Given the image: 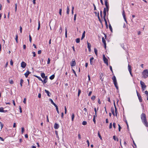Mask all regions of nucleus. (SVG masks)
Returning <instances> with one entry per match:
<instances>
[{
  "label": "nucleus",
  "mask_w": 148,
  "mask_h": 148,
  "mask_svg": "<svg viewBox=\"0 0 148 148\" xmlns=\"http://www.w3.org/2000/svg\"><path fill=\"white\" fill-rule=\"evenodd\" d=\"M87 45H88V48H89L91 47V45L90 43L88 42H87Z\"/></svg>",
  "instance_id": "nucleus-28"
},
{
  "label": "nucleus",
  "mask_w": 148,
  "mask_h": 148,
  "mask_svg": "<svg viewBox=\"0 0 148 148\" xmlns=\"http://www.w3.org/2000/svg\"><path fill=\"white\" fill-rule=\"evenodd\" d=\"M99 21L101 23H102V21H103V19H99Z\"/></svg>",
  "instance_id": "nucleus-59"
},
{
  "label": "nucleus",
  "mask_w": 148,
  "mask_h": 148,
  "mask_svg": "<svg viewBox=\"0 0 148 148\" xmlns=\"http://www.w3.org/2000/svg\"><path fill=\"white\" fill-rule=\"evenodd\" d=\"M94 60V58L93 57H91L90 59V62L91 65L93 64V60Z\"/></svg>",
  "instance_id": "nucleus-15"
},
{
  "label": "nucleus",
  "mask_w": 148,
  "mask_h": 148,
  "mask_svg": "<svg viewBox=\"0 0 148 148\" xmlns=\"http://www.w3.org/2000/svg\"><path fill=\"white\" fill-rule=\"evenodd\" d=\"M23 80L22 79H21L20 80V85L21 87H22V84L23 83Z\"/></svg>",
  "instance_id": "nucleus-21"
},
{
  "label": "nucleus",
  "mask_w": 148,
  "mask_h": 148,
  "mask_svg": "<svg viewBox=\"0 0 148 148\" xmlns=\"http://www.w3.org/2000/svg\"><path fill=\"white\" fill-rule=\"evenodd\" d=\"M19 108L20 110V113H21L22 112V110L21 107V106H19Z\"/></svg>",
  "instance_id": "nucleus-50"
},
{
  "label": "nucleus",
  "mask_w": 148,
  "mask_h": 148,
  "mask_svg": "<svg viewBox=\"0 0 148 148\" xmlns=\"http://www.w3.org/2000/svg\"><path fill=\"white\" fill-rule=\"evenodd\" d=\"M10 64L11 65H13V61H12V60H11L10 61Z\"/></svg>",
  "instance_id": "nucleus-61"
},
{
  "label": "nucleus",
  "mask_w": 148,
  "mask_h": 148,
  "mask_svg": "<svg viewBox=\"0 0 148 148\" xmlns=\"http://www.w3.org/2000/svg\"><path fill=\"white\" fill-rule=\"evenodd\" d=\"M78 137L79 139H80L81 138V135L80 134H78Z\"/></svg>",
  "instance_id": "nucleus-58"
},
{
  "label": "nucleus",
  "mask_w": 148,
  "mask_h": 148,
  "mask_svg": "<svg viewBox=\"0 0 148 148\" xmlns=\"http://www.w3.org/2000/svg\"><path fill=\"white\" fill-rule=\"evenodd\" d=\"M116 124L115 123H114L113 124V127L114 129L116 128Z\"/></svg>",
  "instance_id": "nucleus-48"
},
{
  "label": "nucleus",
  "mask_w": 148,
  "mask_h": 148,
  "mask_svg": "<svg viewBox=\"0 0 148 148\" xmlns=\"http://www.w3.org/2000/svg\"><path fill=\"white\" fill-rule=\"evenodd\" d=\"M53 105L54 106L56 107V108H58L57 106V105H56L54 103L53 104Z\"/></svg>",
  "instance_id": "nucleus-63"
},
{
  "label": "nucleus",
  "mask_w": 148,
  "mask_h": 148,
  "mask_svg": "<svg viewBox=\"0 0 148 148\" xmlns=\"http://www.w3.org/2000/svg\"><path fill=\"white\" fill-rule=\"evenodd\" d=\"M76 64V62L75 60L72 61L71 63V65L72 66H75Z\"/></svg>",
  "instance_id": "nucleus-13"
},
{
  "label": "nucleus",
  "mask_w": 148,
  "mask_h": 148,
  "mask_svg": "<svg viewBox=\"0 0 148 148\" xmlns=\"http://www.w3.org/2000/svg\"><path fill=\"white\" fill-rule=\"evenodd\" d=\"M122 15H123V18H126V17H125V12L124 10H123V11Z\"/></svg>",
  "instance_id": "nucleus-17"
},
{
  "label": "nucleus",
  "mask_w": 148,
  "mask_h": 148,
  "mask_svg": "<svg viewBox=\"0 0 148 148\" xmlns=\"http://www.w3.org/2000/svg\"><path fill=\"white\" fill-rule=\"evenodd\" d=\"M87 122L86 121H83L82 123V124L83 125H86L87 124Z\"/></svg>",
  "instance_id": "nucleus-35"
},
{
  "label": "nucleus",
  "mask_w": 148,
  "mask_h": 148,
  "mask_svg": "<svg viewBox=\"0 0 148 148\" xmlns=\"http://www.w3.org/2000/svg\"><path fill=\"white\" fill-rule=\"evenodd\" d=\"M62 9L61 8L60 9L59 11V14L61 16L62 15Z\"/></svg>",
  "instance_id": "nucleus-38"
},
{
  "label": "nucleus",
  "mask_w": 148,
  "mask_h": 148,
  "mask_svg": "<svg viewBox=\"0 0 148 148\" xmlns=\"http://www.w3.org/2000/svg\"><path fill=\"white\" fill-rule=\"evenodd\" d=\"M0 126L1 127V129L3 127V124L1 122H0Z\"/></svg>",
  "instance_id": "nucleus-40"
},
{
  "label": "nucleus",
  "mask_w": 148,
  "mask_h": 148,
  "mask_svg": "<svg viewBox=\"0 0 148 148\" xmlns=\"http://www.w3.org/2000/svg\"><path fill=\"white\" fill-rule=\"evenodd\" d=\"M22 27L21 26H20V31L21 33H22Z\"/></svg>",
  "instance_id": "nucleus-57"
},
{
  "label": "nucleus",
  "mask_w": 148,
  "mask_h": 148,
  "mask_svg": "<svg viewBox=\"0 0 148 148\" xmlns=\"http://www.w3.org/2000/svg\"><path fill=\"white\" fill-rule=\"evenodd\" d=\"M104 21L105 22V24H106V27H108V24H107V20H106V19H104Z\"/></svg>",
  "instance_id": "nucleus-34"
},
{
  "label": "nucleus",
  "mask_w": 148,
  "mask_h": 148,
  "mask_svg": "<svg viewBox=\"0 0 148 148\" xmlns=\"http://www.w3.org/2000/svg\"><path fill=\"white\" fill-rule=\"evenodd\" d=\"M50 59L49 58H48V61H47V64H49L50 63Z\"/></svg>",
  "instance_id": "nucleus-43"
},
{
  "label": "nucleus",
  "mask_w": 148,
  "mask_h": 148,
  "mask_svg": "<svg viewBox=\"0 0 148 148\" xmlns=\"http://www.w3.org/2000/svg\"><path fill=\"white\" fill-rule=\"evenodd\" d=\"M141 118L142 121L145 125L147 127H148V124L147 122L146 119V115L144 113H143L141 114Z\"/></svg>",
  "instance_id": "nucleus-1"
},
{
  "label": "nucleus",
  "mask_w": 148,
  "mask_h": 148,
  "mask_svg": "<svg viewBox=\"0 0 148 148\" xmlns=\"http://www.w3.org/2000/svg\"><path fill=\"white\" fill-rule=\"evenodd\" d=\"M112 127V124L111 123H110L109 125V128L111 129Z\"/></svg>",
  "instance_id": "nucleus-49"
},
{
  "label": "nucleus",
  "mask_w": 148,
  "mask_h": 148,
  "mask_svg": "<svg viewBox=\"0 0 148 148\" xmlns=\"http://www.w3.org/2000/svg\"><path fill=\"white\" fill-rule=\"evenodd\" d=\"M76 42L77 43H79L80 42V39L79 38H77L76 39Z\"/></svg>",
  "instance_id": "nucleus-29"
},
{
  "label": "nucleus",
  "mask_w": 148,
  "mask_h": 148,
  "mask_svg": "<svg viewBox=\"0 0 148 148\" xmlns=\"http://www.w3.org/2000/svg\"><path fill=\"white\" fill-rule=\"evenodd\" d=\"M53 105L54 106L56 107V108H58L57 106V105H56L54 103L53 104Z\"/></svg>",
  "instance_id": "nucleus-64"
},
{
  "label": "nucleus",
  "mask_w": 148,
  "mask_h": 148,
  "mask_svg": "<svg viewBox=\"0 0 148 148\" xmlns=\"http://www.w3.org/2000/svg\"><path fill=\"white\" fill-rule=\"evenodd\" d=\"M49 101H50L51 103L53 104L54 103L53 101V100L51 99H50Z\"/></svg>",
  "instance_id": "nucleus-53"
},
{
  "label": "nucleus",
  "mask_w": 148,
  "mask_h": 148,
  "mask_svg": "<svg viewBox=\"0 0 148 148\" xmlns=\"http://www.w3.org/2000/svg\"><path fill=\"white\" fill-rule=\"evenodd\" d=\"M118 126H119V131L120 132L121 131V127L120 126V125L118 124Z\"/></svg>",
  "instance_id": "nucleus-47"
},
{
  "label": "nucleus",
  "mask_w": 148,
  "mask_h": 148,
  "mask_svg": "<svg viewBox=\"0 0 148 148\" xmlns=\"http://www.w3.org/2000/svg\"><path fill=\"white\" fill-rule=\"evenodd\" d=\"M17 3H16L15 4V10L16 12L17 10Z\"/></svg>",
  "instance_id": "nucleus-46"
},
{
  "label": "nucleus",
  "mask_w": 148,
  "mask_h": 148,
  "mask_svg": "<svg viewBox=\"0 0 148 148\" xmlns=\"http://www.w3.org/2000/svg\"><path fill=\"white\" fill-rule=\"evenodd\" d=\"M94 52L95 53V54L97 55V49L96 48H94Z\"/></svg>",
  "instance_id": "nucleus-30"
},
{
  "label": "nucleus",
  "mask_w": 148,
  "mask_h": 148,
  "mask_svg": "<svg viewBox=\"0 0 148 148\" xmlns=\"http://www.w3.org/2000/svg\"><path fill=\"white\" fill-rule=\"evenodd\" d=\"M26 99L25 98L24 99V100L23 101V102L25 104L26 103Z\"/></svg>",
  "instance_id": "nucleus-51"
},
{
  "label": "nucleus",
  "mask_w": 148,
  "mask_h": 148,
  "mask_svg": "<svg viewBox=\"0 0 148 148\" xmlns=\"http://www.w3.org/2000/svg\"><path fill=\"white\" fill-rule=\"evenodd\" d=\"M36 77H37L39 80H40L41 81H42V79L41 78V77H40L38 76H36Z\"/></svg>",
  "instance_id": "nucleus-31"
},
{
  "label": "nucleus",
  "mask_w": 148,
  "mask_h": 148,
  "mask_svg": "<svg viewBox=\"0 0 148 148\" xmlns=\"http://www.w3.org/2000/svg\"><path fill=\"white\" fill-rule=\"evenodd\" d=\"M112 79L113 80V82L116 81V77H115V76L114 75L113 77L112 78Z\"/></svg>",
  "instance_id": "nucleus-24"
},
{
  "label": "nucleus",
  "mask_w": 148,
  "mask_h": 148,
  "mask_svg": "<svg viewBox=\"0 0 148 148\" xmlns=\"http://www.w3.org/2000/svg\"><path fill=\"white\" fill-rule=\"evenodd\" d=\"M31 73V72H30L29 71H27L25 73L24 75L26 78L28 77L29 75Z\"/></svg>",
  "instance_id": "nucleus-9"
},
{
  "label": "nucleus",
  "mask_w": 148,
  "mask_h": 148,
  "mask_svg": "<svg viewBox=\"0 0 148 148\" xmlns=\"http://www.w3.org/2000/svg\"><path fill=\"white\" fill-rule=\"evenodd\" d=\"M72 70H73V73H74V74L75 75V76H76L77 77V75L76 74V72H75V71L73 69H72Z\"/></svg>",
  "instance_id": "nucleus-52"
},
{
  "label": "nucleus",
  "mask_w": 148,
  "mask_h": 148,
  "mask_svg": "<svg viewBox=\"0 0 148 148\" xmlns=\"http://www.w3.org/2000/svg\"><path fill=\"white\" fill-rule=\"evenodd\" d=\"M95 98V96H92L91 97V99L92 100H94Z\"/></svg>",
  "instance_id": "nucleus-41"
},
{
  "label": "nucleus",
  "mask_w": 148,
  "mask_h": 148,
  "mask_svg": "<svg viewBox=\"0 0 148 148\" xmlns=\"http://www.w3.org/2000/svg\"><path fill=\"white\" fill-rule=\"evenodd\" d=\"M69 6H67V11H66V13L67 14H69Z\"/></svg>",
  "instance_id": "nucleus-27"
},
{
  "label": "nucleus",
  "mask_w": 148,
  "mask_h": 148,
  "mask_svg": "<svg viewBox=\"0 0 148 148\" xmlns=\"http://www.w3.org/2000/svg\"><path fill=\"white\" fill-rule=\"evenodd\" d=\"M15 40L16 42H18V36L17 35L16 36V38H15Z\"/></svg>",
  "instance_id": "nucleus-56"
},
{
  "label": "nucleus",
  "mask_w": 148,
  "mask_h": 148,
  "mask_svg": "<svg viewBox=\"0 0 148 148\" xmlns=\"http://www.w3.org/2000/svg\"><path fill=\"white\" fill-rule=\"evenodd\" d=\"M103 60L104 62L105 63H106L107 62H108V60L105 57L104 55H103Z\"/></svg>",
  "instance_id": "nucleus-10"
},
{
  "label": "nucleus",
  "mask_w": 148,
  "mask_h": 148,
  "mask_svg": "<svg viewBox=\"0 0 148 148\" xmlns=\"http://www.w3.org/2000/svg\"><path fill=\"white\" fill-rule=\"evenodd\" d=\"M64 110H65V114H66V112H67V110H66V106H65Z\"/></svg>",
  "instance_id": "nucleus-60"
},
{
  "label": "nucleus",
  "mask_w": 148,
  "mask_h": 148,
  "mask_svg": "<svg viewBox=\"0 0 148 148\" xmlns=\"http://www.w3.org/2000/svg\"><path fill=\"white\" fill-rule=\"evenodd\" d=\"M45 92L47 94V95L48 96H49V97H50V95H51V94L49 92V91H48V90H45Z\"/></svg>",
  "instance_id": "nucleus-14"
},
{
  "label": "nucleus",
  "mask_w": 148,
  "mask_h": 148,
  "mask_svg": "<svg viewBox=\"0 0 148 148\" xmlns=\"http://www.w3.org/2000/svg\"><path fill=\"white\" fill-rule=\"evenodd\" d=\"M140 84L141 85L142 90L143 91H144L146 88V86L145 85V83L141 81H140Z\"/></svg>",
  "instance_id": "nucleus-3"
},
{
  "label": "nucleus",
  "mask_w": 148,
  "mask_h": 148,
  "mask_svg": "<svg viewBox=\"0 0 148 148\" xmlns=\"http://www.w3.org/2000/svg\"><path fill=\"white\" fill-rule=\"evenodd\" d=\"M115 116H116V117H117V109L116 107H115Z\"/></svg>",
  "instance_id": "nucleus-42"
},
{
  "label": "nucleus",
  "mask_w": 148,
  "mask_h": 148,
  "mask_svg": "<svg viewBox=\"0 0 148 148\" xmlns=\"http://www.w3.org/2000/svg\"><path fill=\"white\" fill-rule=\"evenodd\" d=\"M41 77L43 78H45L46 76H45V74L44 73H41Z\"/></svg>",
  "instance_id": "nucleus-16"
},
{
  "label": "nucleus",
  "mask_w": 148,
  "mask_h": 148,
  "mask_svg": "<svg viewBox=\"0 0 148 148\" xmlns=\"http://www.w3.org/2000/svg\"><path fill=\"white\" fill-rule=\"evenodd\" d=\"M26 65V64L24 62H22L21 64V66L23 68H24Z\"/></svg>",
  "instance_id": "nucleus-5"
},
{
  "label": "nucleus",
  "mask_w": 148,
  "mask_h": 148,
  "mask_svg": "<svg viewBox=\"0 0 148 148\" xmlns=\"http://www.w3.org/2000/svg\"><path fill=\"white\" fill-rule=\"evenodd\" d=\"M111 112H112V113H113V112H114V108L113 107H112L111 108Z\"/></svg>",
  "instance_id": "nucleus-37"
},
{
  "label": "nucleus",
  "mask_w": 148,
  "mask_h": 148,
  "mask_svg": "<svg viewBox=\"0 0 148 148\" xmlns=\"http://www.w3.org/2000/svg\"><path fill=\"white\" fill-rule=\"evenodd\" d=\"M98 136L99 137L100 139L101 140L102 139V138L101 136L100 135L99 132H98Z\"/></svg>",
  "instance_id": "nucleus-32"
},
{
  "label": "nucleus",
  "mask_w": 148,
  "mask_h": 148,
  "mask_svg": "<svg viewBox=\"0 0 148 148\" xmlns=\"http://www.w3.org/2000/svg\"><path fill=\"white\" fill-rule=\"evenodd\" d=\"M38 30L40 28V21L39 20L38 21Z\"/></svg>",
  "instance_id": "nucleus-36"
},
{
  "label": "nucleus",
  "mask_w": 148,
  "mask_h": 148,
  "mask_svg": "<svg viewBox=\"0 0 148 148\" xmlns=\"http://www.w3.org/2000/svg\"><path fill=\"white\" fill-rule=\"evenodd\" d=\"M86 142L87 143V144H88V147H89L90 145V143H89V140H87V141H86Z\"/></svg>",
  "instance_id": "nucleus-54"
},
{
  "label": "nucleus",
  "mask_w": 148,
  "mask_h": 148,
  "mask_svg": "<svg viewBox=\"0 0 148 148\" xmlns=\"http://www.w3.org/2000/svg\"><path fill=\"white\" fill-rule=\"evenodd\" d=\"M32 53L33 54V56H34V57H35V56H36V53H35V52H32Z\"/></svg>",
  "instance_id": "nucleus-62"
},
{
  "label": "nucleus",
  "mask_w": 148,
  "mask_h": 148,
  "mask_svg": "<svg viewBox=\"0 0 148 148\" xmlns=\"http://www.w3.org/2000/svg\"><path fill=\"white\" fill-rule=\"evenodd\" d=\"M105 5L106 7V11L108 12L109 9V5L108 4V2L107 1H105Z\"/></svg>",
  "instance_id": "nucleus-4"
},
{
  "label": "nucleus",
  "mask_w": 148,
  "mask_h": 148,
  "mask_svg": "<svg viewBox=\"0 0 148 148\" xmlns=\"http://www.w3.org/2000/svg\"><path fill=\"white\" fill-rule=\"evenodd\" d=\"M138 98L139 99V101L140 102H142V99L141 97V96H138Z\"/></svg>",
  "instance_id": "nucleus-25"
},
{
  "label": "nucleus",
  "mask_w": 148,
  "mask_h": 148,
  "mask_svg": "<svg viewBox=\"0 0 148 148\" xmlns=\"http://www.w3.org/2000/svg\"><path fill=\"white\" fill-rule=\"evenodd\" d=\"M75 117V115L73 113H72L71 116V120L72 121H73Z\"/></svg>",
  "instance_id": "nucleus-22"
},
{
  "label": "nucleus",
  "mask_w": 148,
  "mask_h": 148,
  "mask_svg": "<svg viewBox=\"0 0 148 148\" xmlns=\"http://www.w3.org/2000/svg\"><path fill=\"white\" fill-rule=\"evenodd\" d=\"M84 110L85 112L84 113V114L85 115H87L88 114V113L87 112V110L86 108H85L84 109Z\"/></svg>",
  "instance_id": "nucleus-18"
},
{
  "label": "nucleus",
  "mask_w": 148,
  "mask_h": 148,
  "mask_svg": "<svg viewBox=\"0 0 148 148\" xmlns=\"http://www.w3.org/2000/svg\"><path fill=\"white\" fill-rule=\"evenodd\" d=\"M24 131V129L23 127H22L21 128V132L22 133H23Z\"/></svg>",
  "instance_id": "nucleus-55"
},
{
  "label": "nucleus",
  "mask_w": 148,
  "mask_h": 148,
  "mask_svg": "<svg viewBox=\"0 0 148 148\" xmlns=\"http://www.w3.org/2000/svg\"><path fill=\"white\" fill-rule=\"evenodd\" d=\"M65 36L66 38H67V30L66 28H65Z\"/></svg>",
  "instance_id": "nucleus-23"
},
{
  "label": "nucleus",
  "mask_w": 148,
  "mask_h": 148,
  "mask_svg": "<svg viewBox=\"0 0 148 148\" xmlns=\"http://www.w3.org/2000/svg\"><path fill=\"white\" fill-rule=\"evenodd\" d=\"M143 77L146 78L148 77V71L147 69H145L142 72Z\"/></svg>",
  "instance_id": "nucleus-2"
},
{
  "label": "nucleus",
  "mask_w": 148,
  "mask_h": 148,
  "mask_svg": "<svg viewBox=\"0 0 148 148\" xmlns=\"http://www.w3.org/2000/svg\"><path fill=\"white\" fill-rule=\"evenodd\" d=\"M32 40V38L30 35H29V40L30 42H31Z\"/></svg>",
  "instance_id": "nucleus-44"
},
{
  "label": "nucleus",
  "mask_w": 148,
  "mask_h": 148,
  "mask_svg": "<svg viewBox=\"0 0 148 148\" xmlns=\"http://www.w3.org/2000/svg\"><path fill=\"white\" fill-rule=\"evenodd\" d=\"M55 77V75H52L50 77L49 79L51 80H52L54 79Z\"/></svg>",
  "instance_id": "nucleus-20"
},
{
  "label": "nucleus",
  "mask_w": 148,
  "mask_h": 148,
  "mask_svg": "<svg viewBox=\"0 0 148 148\" xmlns=\"http://www.w3.org/2000/svg\"><path fill=\"white\" fill-rule=\"evenodd\" d=\"M114 82V84L115 86V87L116 88L117 90H118V87L117 86V81H114V82Z\"/></svg>",
  "instance_id": "nucleus-12"
},
{
  "label": "nucleus",
  "mask_w": 148,
  "mask_h": 148,
  "mask_svg": "<svg viewBox=\"0 0 148 148\" xmlns=\"http://www.w3.org/2000/svg\"><path fill=\"white\" fill-rule=\"evenodd\" d=\"M145 93L147 95V96L148 97V92L147 90H146L145 92Z\"/></svg>",
  "instance_id": "nucleus-45"
},
{
  "label": "nucleus",
  "mask_w": 148,
  "mask_h": 148,
  "mask_svg": "<svg viewBox=\"0 0 148 148\" xmlns=\"http://www.w3.org/2000/svg\"><path fill=\"white\" fill-rule=\"evenodd\" d=\"M128 70L129 72L132 71V69L131 68V66H130L129 64H128Z\"/></svg>",
  "instance_id": "nucleus-19"
},
{
  "label": "nucleus",
  "mask_w": 148,
  "mask_h": 148,
  "mask_svg": "<svg viewBox=\"0 0 148 148\" xmlns=\"http://www.w3.org/2000/svg\"><path fill=\"white\" fill-rule=\"evenodd\" d=\"M81 91L80 89H78V96H79L80 93H81Z\"/></svg>",
  "instance_id": "nucleus-33"
},
{
  "label": "nucleus",
  "mask_w": 148,
  "mask_h": 148,
  "mask_svg": "<svg viewBox=\"0 0 148 148\" xmlns=\"http://www.w3.org/2000/svg\"><path fill=\"white\" fill-rule=\"evenodd\" d=\"M109 28L110 30L112 32V28L111 26V25H110V24H109Z\"/></svg>",
  "instance_id": "nucleus-26"
},
{
  "label": "nucleus",
  "mask_w": 148,
  "mask_h": 148,
  "mask_svg": "<svg viewBox=\"0 0 148 148\" xmlns=\"http://www.w3.org/2000/svg\"><path fill=\"white\" fill-rule=\"evenodd\" d=\"M4 112V110H3V108H0V112Z\"/></svg>",
  "instance_id": "nucleus-39"
},
{
  "label": "nucleus",
  "mask_w": 148,
  "mask_h": 148,
  "mask_svg": "<svg viewBox=\"0 0 148 148\" xmlns=\"http://www.w3.org/2000/svg\"><path fill=\"white\" fill-rule=\"evenodd\" d=\"M102 41L104 44L105 48H106V40L103 37H102Z\"/></svg>",
  "instance_id": "nucleus-6"
},
{
  "label": "nucleus",
  "mask_w": 148,
  "mask_h": 148,
  "mask_svg": "<svg viewBox=\"0 0 148 148\" xmlns=\"http://www.w3.org/2000/svg\"><path fill=\"white\" fill-rule=\"evenodd\" d=\"M43 80H42V81L43 83V84H45L47 82V77L46 76Z\"/></svg>",
  "instance_id": "nucleus-8"
},
{
  "label": "nucleus",
  "mask_w": 148,
  "mask_h": 148,
  "mask_svg": "<svg viewBox=\"0 0 148 148\" xmlns=\"http://www.w3.org/2000/svg\"><path fill=\"white\" fill-rule=\"evenodd\" d=\"M59 127V126L58 124L56 123H55L54 124V127L55 129H58Z\"/></svg>",
  "instance_id": "nucleus-11"
},
{
  "label": "nucleus",
  "mask_w": 148,
  "mask_h": 148,
  "mask_svg": "<svg viewBox=\"0 0 148 148\" xmlns=\"http://www.w3.org/2000/svg\"><path fill=\"white\" fill-rule=\"evenodd\" d=\"M103 18H106V8H104V10L103 11Z\"/></svg>",
  "instance_id": "nucleus-7"
}]
</instances>
